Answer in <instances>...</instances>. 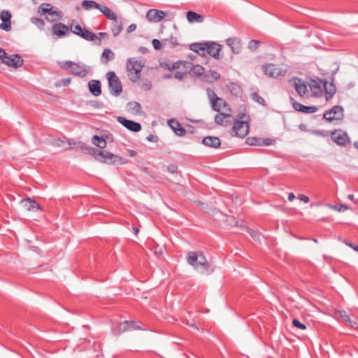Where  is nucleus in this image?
Instances as JSON below:
<instances>
[{"label":"nucleus","instance_id":"obj_40","mask_svg":"<svg viewBox=\"0 0 358 358\" xmlns=\"http://www.w3.org/2000/svg\"><path fill=\"white\" fill-rule=\"evenodd\" d=\"M199 205H201L202 210H203L206 213H208L212 215H215L218 213V211L211 206H208L207 204H204L203 203L199 202Z\"/></svg>","mask_w":358,"mask_h":358},{"label":"nucleus","instance_id":"obj_45","mask_svg":"<svg viewBox=\"0 0 358 358\" xmlns=\"http://www.w3.org/2000/svg\"><path fill=\"white\" fill-rule=\"evenodd\" d=\"M261 139L259 138L249 137L246 140L247 144L249 145H259L261 144Z\"/></svg>","mask_w":358,"mask_h":358},{"label":"nucleus","instance_id":"obj_5","mask_svg":"<svg viewBox=\"0 0 358 358\" xmlns=\"http://www.w3.org/2000/svg\"><path fill=\"white\" fill-rule=\"evenodd\" d=\"M189 75L200 78L201 80L206 83H213L220 78V74L215 71L206 69H190Z\"/></svg>","mask_w":358,"mask_h":358},{"label":"nucleus","instance_id":"obj_57","mask_svg":"<svg viewBox=\"0 0 358 358\" xmlns=\"http://www.w3.org/2000/svg\"><path fill=\"white\" fill-rule=\"evenodd\" d=\"M66 142L68 145L70 146V148L72 145H77L78 147H80L81 149H84V146L81 143H77L73 139H68Z\"/></svg>","mask_w":358,"mask_h":358},{"label":"nucleus","instance_id":"obj_13","mask_svg":"<svg viewBox=\"0 0 358 358\" xmlns=\"http://www.w3.org/2000/svg\"><path fill=\"white\" fill-rule=\"evenodd\" d=\"M290 103L292 105L293 108L301 113H314L317 111L318 108L316 106H306L303 104L298 103L294 100L293 97H290L289 99Z\"/></svg>","mask_w":358,"mask_h":358},{"label":"nucleus","instance_id":"obj_8","mask_svg":"<svg viewBox=\"0 0 358 358\" xmlns=\"http://www.w3.org/2000/svg\"><path fill=\"white\" fill-rule=\"evenodd\" d=\"M343 117V108L341 106H334L332 108L327 110L323 118L329 122L341 120Z\"/></svg>","mask_w":358,"mask_h":358},{"label":"nucleus","instance_id":"obj_22","mask_svg":"<svg viewBox=\"0 0 358 358\" xmlns=\"http://www.w3.org/2000/svg\"><path fill=\"white\" fill-rule=\"evenodd\" d=\"M38 12L41 15L48 14L51 16H54V15L61 16V11L55 10L53 9V7L52 6V5L48 3H43L41 4V6L38 8Z\"/></svg>","mask_w":358,"mask_h":358},{"label":"nucleus","instance_id":"obj_24","mask_svg":"<svg viewBox=\"0 0 358 358\" xmlns=\"http://www.w3.org/2000/svg\"><path fill=\"white\" fill-rule=\"evenodd\" d=\"M53 34L58 37L66 36L69 32V27L63 23H57L52 27Z\"/></svg>","mask_w":358,"mask_h":358},{"label":"nucleus","instance_id":"obj_33","mask_svg":"<svg viewBox=\"0 0 358 358\" xmlns=\"http://www.w3.org/2000/svg\"><path fill=\"white\" fill-rule=\"evenodd\" d=\"M92 143L101 149H103L106 147V139L97 135H94L92 137Z\"/></svg>","mask_w":358,"mask_h":358},{"label":"nucleus","instance_id":"obj_39","mask_svg":"<svg viewBox=\"0 0 358 358\" xmlns=\"http://www.w3.org/2000/svg\"><path fill=\"white\" fill-rule=\"evenodd\" d=\"M162 43L164 46H169L171 48H174L178 45L177 39L173 37L162 39Z\"/></svg>","mask_w":358,"mask_h":358},{"label":"nucleus","instance_id":"obj_9","mask_svg":"<svg viewBox=\"0 0 358 358\" xmlns=\"http://www.w3.org/2000/svg\"><path fill=\"white\" fill-rule=\"evenodd\" d=\"M206 46V55H210L215 59H220L222 57L220 52L222 49V45L213 41H208Z\"/></svg>","mask_w":358,"mask_h":358},{"label":"nucleus","instance_id":"obj_26","mask_svg":"<svg viewBox=\"0 0 358 358\" xmlns=\"http://www.w3.org/2000/svg\"><path fill=\"white\" fill-rule=\"evenodd\" d=\"M323 89L325 91L326 93V100L329 101L331 99L333 96L335 94L336 92V88L335 85L331 82L329 83L327 81L323 80Z\"/></svg>","mask_w":358,"mask_h":358},{"label":"nucleus","instance_id":"obj_55","mask_svg":"<svg viewBox=\"0 0 358 358\" xmlns=\"http://www.w3.org/2000/svg\"><path fill=\"white\" fill-rule=\"evenodd\" d=\"M70 83H71L70 78H64V79H62V80L59 81L58 83H57L56 86L57 87L67 86L70 84Z\"/></svg>","mask_w":358,"mask_h":358},{"label":"nucleus","instance_id":"obj_19","mask_svg":"<svg viewBox=\"0 0 358 358\" xmlns=\"http://www.w3.org/2000/svg\"><path fill=\"white\" fill-rule=\"evenodd\" d=\"M166 14L164 11L157 9H150L146 14L147 20L152 22H158L164 18Z\"/></svg>","mask_w":358,"mask_h":358},{"label":"nucleus","instance_id":"obj_20","mask_svg":"<svg viewBox=\"0 0 358 358\" xmlns=\"http://www.w3.org/2000/svg\"><path fill=\"white\" fill-rule=\"evenodd\" d=\"M140 329L138 327L135 325V324L131 321H124L121 322L118 327L113 330L114 334L116 335H120L122 333H124L127 331L138 329Z\"/></svg>","mask_w":358,"mask_h":358},{"label":"nucleus","instance_id":"obj_4","mask_svg":"<svg viewBox=\"0 0 358 358\" xmlns=\"http://www.w3.org/2000/svg\"><path fill=\"white\" fill-rule=\"evenodd\" d=\"M69 29L73 34L83 38L86 41H97L99 45H100L101 43V38L96 34L92 31H89L88 29L83 28L79 24H74L72 23Z\"/></svg>","mask_w":358,"mask_h":358},{"label":"nucleus","instance_id":"obj_46","mask_svg":"<svg viewBox=\"0 0 358 358\" xmlns=\"http://www.w3.org/2000/svg\"><path fill=\"white\" fill-rule=\"evenodd\" d=\"M72 73L80 77H85L87 74V69H71Z\"/></svg>","mask_w":358,"mask_h":358},{"label":"nucleus","instance_id":"obj_53","mask_svg":"<svg viewBox=\"0 0 358 358\" xmlns=\"http://www.w3.org/2000/svg\"><path fill=\"white\" fill-rule=\"evenodd\" d=\"M292 324L294 327L301 329L302 330H305L306 329V327L305 324H302L299 320L297 319H294L292 321Z\"/></svg>","mask_w":358,"mask_h":358},{"label":"nucleus","instance_id":"obj_27","mask_svg":"<svg viewBox=\"0 0 358 358\" xmlns=\"http://www.w3.org/2000/svg\"><path fill=\"white\" fill-rule=\"evenodd\" d=\"M126 110L129 113L132 115H141L142 113L141 106L136 101H130L127 103Z\"/></svg>","mask_w":358,"mask_h":358},{"label":"nucleus","instance_id":"obj_50","mask_svg":"<svg viewBox=\"0 0 358 358\" xmlns=\"http://www.w3.org/2000/svg\"><path fill=\"white\" fill-rule=\"evenodd\" d=\"M51 144L57 148H62L65 145V141L60 138H53L51 141Z\"/></svg>","mask_w":358,"mask_h":358},{"label":"nucleus","instance_id":"obj_2","mask_svg":"<svg viewBox=\"0 0 358 358\" xmlns=\"http://www.w3.org/2000/svg\"><path fill=\"white\" fill-rule=\"evenodd\" d=\"M238 119L234 122L231 129V135L239 138L245 137L249 132V117L245 113H240Z\"/></svg>","mask_w":358,"mask_h":358},{"label":"nucleus","instance_id":"obj_25","mask_svg":"<svg viewBox=\"0 0 358 358\" xmlns=\"http://www.w3.org/2000/svg\"><path fill=\"white\" fill-rule=\"evenodd\" d=\"M168 124L177 136H183L185 135L186 130L178 121L171 119L168 121Z\"/></svg>","mask_w":358,"mask_h":358},{"label":"nucleus","instance_id":"obj_12","mask_svg":"<svg viewBox=\"0 0 358 358\" xmlns=\"http://www.w3.org/2000/svg\"><path fill=\"white\" fill-rule=\"evenodd\" d=\"M117 120L129 131L138 132L141 130V125L138 122L127 120L124 117H117Z\"/></svg>","mask_w":358,"mask_h":358},{"label":"nucleus","instance_id":"obj_32","mask_svg":"<svg viewBox=\"0 0 358 358\" xmlns=\"http://www.w3.org/2000/svg\"><path fill=\"white\" fill-rule=\"evenodd\" d=\"M202 143L211 148H218L221 145V141L215 136H206L203 138Z\"/></svg>","mask_w":358,"mask_h":358},{"label":"nucleus","instance_id":"obj_64","mask_svg":"<svg viewBox=\"0 0 358 358\" xmlns=\"http://www.w3.org/2000/svg\"><path fill=\"white\" fill-rule=\"evenodd\" d=\"M103 6V5L99 4V3H96V1H94V4H93V8H96L99 10H101Z\"/></svg>","mask_w":358,"mask_h":358},{"label":"nucleus","instance_id":"obj_36","mask_svg":"<svg viewBox=\"0 0 358 358\" xmlns=\"http://www.w3.org/2000/svg\"><path fill=\"white\" fill-rule=\"evenodd\" d=\"M145 63L142 60L136 58H129L127 62V67H144Z\"/></svg>","mask_w":358,"mask_h":358},{"label":"nucleus","instance_id":"obj_3","mask_svg":"<svg viewBox=\"0 0 358 358\" xmlns=\"http://www.w3.org/2000/svg\"><path fill=\"white\" fill-rule=\"evenodd\" d=\"M94 154L96 160L108 164L122 165L127 163L126 159L106 150H99L97 152L94 151Z\"/></svg>","mask_w":358,"mask_h":358},{"label":"nucleus","instance_id":"obj_49","mask_svg":"<svg viewBox=\"0 0 358 358\" xmlns=\"http://www.w3.org/2000/svg\"><path fill=\"white\" fill-rule=\"evenodd\" d=\"M94 1L92 0H84L82 2V6L85 10H90L93 8V4Z\"/></svg>","mask_w":358,"mask_h":358},{"label":"nucleus","instance_id":"obj_54","mask_svg":"<svg viewBox=\"0 0 358 358\" xmlns=\"http://www.w3.org/2000/svg\"><path fill=\"white\" fill-rule=\"evenodd\" d=\"M331 208L339 212H344L348 209V207L345 204H341L339 206H331Z\"/></svg>","mask_w":358,"mask_h":358},{"label":"nucleus","instance_id":"obj_15","mask_svg":"<svg viewBox=\"0 0 358 358\" xmlns=\"http://www.w3.org/2000/svg\"><path fill=\"white\" fill-rule=\"evenodd\" d=\"M12 15L8 10H2L0 14V18L2 20V23L0 24V29L6 31L11 30V20Z\"/></svg>","mask_w":358,"mask_h":358},{"label":"nucleus","instance_id":"obj_41","mask_svg":"<svg viewBox=\"0 0 358 358\" xmlns=\"http://www.w3.org/2000/svg\"><path fill=\"white\" fill-rule=\"evenodd\" d=\"M260 44L261 42L259 41L253 39L248 43V48L254 52L259 48Z\"/></svg>","mask_w":358,"mask_h":358},{"label":"nucleus","instance_id":"obj_48","mask_svg":"<svg viewBox=\"0 0 358 358\" xmlns=\"http://www.w3.org/2000/svg\"><path fill=\"white\" fill-rule=\"evenodd\" d=\"M251 98L252 99V100H254L255 102L258 103L259 104H261V105L265 104L264 99L256 92H253L251 94Z\"/></svg>","mask_w":358,"mask_h":358},{"label":"nucleus","instance_id":"obj_17","mask_svg":"<svg viewBox=\"0 0 358 358\" xmlns=\"http://www.w3.org/2000/svg\"><path fill=\"white\" fill-rule=\"evenodd\" d=\"M226 43L231 48V50L234 54L238 55L242 50V41L238 38H228L226 40Z\"/></svg>","mask_w":358,"mask_h":358},{"label":"nucleus","instance_id":"obj_52","mask_svg":"<svg viewBox=\"0 0 358 358\" xmlns=\"http://www.w3.org/2000/svg\"><path fill=\"white\" fill-rule=\"evenodd\" d=\"M152 43L153 48L157 50H161L162 45H164L162 41H160L159 40L156 39V38L152 39Z\"/></svg>","mask_w":358,"mask_h":358},{"label":"nucleus","instance_id":"obj_38","mask_svg":"<svg viewBox=\"0 0 358 358\" xmlns=\"http://www.w3.org/2000/svg\"><path fill=\"white\" fill-rule=\"evenodd\" d=\"M114 53L109 49H104L102 53V61L104 64H106L108 61L112 60L114 58Z\"/></svg>","mask_w":358,"mask_h":358},{"label":"nucleus","instance_id":"obj_14","mask_svg":"<svg viewBox=\"0 0 358 358\" xmlns=\"http://www.w3.org/2000/svg\"><path fill=\"white\" fill-rule=\"evenodd\" d=\"M331 137L333 141L339 145H345L349 142L348 134L343 130H336L331 133Z\"/></svg>","mask_w":358,"mask_h":358},{"label":"nucleus","instance_id":"obj_16","mask_svg":"<svg viewBox=\"0 0 358 358\" xmlns=\"http://www.w3.org/2000/svg\"><path fill=\"white\" fill-rule=\"evenodd\" d=\"M207 42L203 43H192L189 46L190 50L196 53L199 56H200L203 59H206L205 57L206 55V46ZM208 62L205 60L204 64H207Z\"/></svg>","mask_w":358,"mask_h":358},{"label":"nucleus","instance_id":"obj_42","mask_svg":"<svg viewBox=\"0 0 358 358\" xmlns=\"http://www.w3.org/2000/svg\"><path fill=\"white\" fill-rule=\"evenodd\" d=\"M58 65L59 67H82L79 63H76L71 61L59 62Z\"/></svg>","mask_w":358,"mask_h":358},{"label":"nucleus","instance_id":"obj_61","mask_svg":"<svg viewBox=\"0 0 358 358\" xmlns=\"http://www.w3.org/2000/svg\"><path fill=\"white\" fill-rule=\"evenodd\" d=\"M146 139L150 142H157L158 140L157 136L152 134L148 136Z\"/></svg>","mask_w":358,"mask_h":358},{"label":"nucleus","instance_id":"obj_35","mask_svg":"<svg viewBox=\"0 0 358 358\" xmlns=\"http://www.w3.org/2000/svg\"><path fill=\"white\" fill-rule=\"evenodd\" d=\"M128 76L133 82L137 81L140 78L141 69H127Z\"/></svg>","mask_w":358,"mask_h":358},{"label":"nucleus","instance_id":"obj_30","mask_svg":"<svg viewBox=\"0 0 358 358\" xmlns=\"http://www.w3.org/2000/svg\"><path fill=\"white\" fill-rule=\"evenodd\" d=\"M294 85L300 96H304L308 92V87L301 80L295 78L294 80Z\"/></svg>","mask_w":358,"mask_h":358},{"label":"nucleus","instance_id":"obj_31","mask_svg":"<svg viewBox=\"0 0 358 358\" xmlns=\"http://www.w3.org/2000/svg\"><path fill=\"white\" fill-rule=\"evenodd\" d=\"M186 17L189 23H201L204 20L203 15L192 10H189L186 13Z\"/></svg>","mask_w":358,"mask_h":358},{"label":"nucleus","instance_id":"obj_63","mask_svg":"<svg viewBox=\"0 0 358 358\" xmlns=\"http://www.w3.org/2000/svg\"><path fill=\"white\" fill-rule=\"evenodd\" d=\"M136 29V24H130L127 28V32L131 33L134 31H135Z\"/></svg>","mask_w":358,"mask_h":358},{"label":"nucleus","instance_id":"obj_21","mask_svg":"<svg viewBox=\"0 0 358 358\" xmlns=\"http://www.w3.org/2000/svg\"><path fill=\"white\" fill-rule=\"evenodd\" d=\"M262 73L271 78H280L285 76L286 71L282 69H262Z\"/></svg>","mask_w":358,"mask_h":358},{"label":"nucleus","instance_id":"obj_18","mask_svg":"<svg viewBox=\"0 0 358 358\" xmlns=\"http://www.w3.org/2000/svg\"><path fill=\"white\" fill-rule=\"evenodd\" d=\"M212 108L218 112H232L225 100L222 98L215 99V101L211 103Z\"/></svg>","mask_w":358,"mask_h":358},{"label":"nucleus","instance_id":"obj_28","mask_svg":"<svg viewBox=\"0 0 358 358\" xmlns=\"http://www.w3.org/2000/svg\"><path fill=\"white\" fill-rule=\"evenodd\" d=\"M22 207L27 210H41V206L34 200L28 198L21 201Z\"/></svg>","mask_w":358,"mask_h":358},{"label":"nucleus","instance_id":"obj_62","mask_svg":"<svg viewBox=\"0 0 358 358\" xmlns=\"http://www.w3.org/2000/svg\"><path fill=\"white\" fill-rule=\"evenodd\" d=\"M345 243L349 247L352 248L355 251L358 252V245H356L352 243L345 241Z\"/></svg>","mask_w":358,"mask_h":358},{"label":"nucleus","instance_id":"obj_6","mask_svg":"<svg viewBox=\"0 0 358 358\" xmlns=\"http://www.w3.org/2000/svg\"><path fill=\"white\" fill-rule=\"evenodd\" d=\"M0 59L10 67H21L24 64V59L18 54L8 55L4 49L0 48Z\"/></svg>","mask_w":358,"mask_h":358},{"label":"nucleus","instance_id":"obj_47","mask_svg":"<svg viewBox=\"0 0 358 358\" xmlns=\"http://www.w3.org/2000/svg\"><path fill=\"white\" fill-rule=\"evenodd\" d=\"M249 233L251 235V236L253 238V239L259 243H262V241L264 240V236L261 234H259L257 231L250 230Z\"/></svg>","mask_w":358,"mask_h":358},{"label":"nucleus","instance_id":"obj_56","mask_svg":"<svg viewBox=\"0 0 358 358\" xmlns=\"http://www.w3.org/2000/svg\"><path fill=\"white\" fill-rule=\"evenodd\" d=\"M274 143H275V141L273 139H271V138L262 139V138L260 146L261 145H273Z\"/></svg>","mask_w":358,"mask_h":358},{"label":"nucleus","instance_id":"obj_58","mask_svg":"<svg viewBox=\"0 0 358 358\" xmlns=\"http://www.w3.org/2000/svg\"><path fill=\"white\" fill-rule=\"evenodd\" d=\"M167 170L171 173H177L178 171V166L177 165L172 164L168 166Z\"/></svg>","mask_w":358,"mask_h":358},{"label":"nucleus","instance_id":"obj_23","mask_svg":"<svg viewBox=\"0 0 358 358\" xmlns=\"http://www.w3.org/2000/svg\"><path fill=\"white\" fill-rule=\"evenodd\" d=\"M232 112H220L215 117V122L220 125L227 127L231 122L228 120L231 117Z\"/></svg>","mask_w":358,"mask_h":358},{"label":"nucleus","instance_id":"obj_11","mask_svg":"<svg viewBox=\"0 0 358 358\" xmlns=\"http://www.w3.org/2000/svg\"><path fill=\"white\" fill-rule=\"evenodd\" d=\"M334 317L336 320L342 321L352 328H358L357 322L350 318V315L345 310H342L336 311L334 313Z\"/></svg>","mask_w":358,"mask_h":358},{"label":"nucleus","instance_id":"obj_51","mask_svg":"<svg viewBox=\"0 0 358 358\" xmlns=\"http://www.w3.org/2000/svg\"><path fill=\"white\" fill-rule=\"evenodd\" d=\"M206 91H207V94H208L209 99H210L211 103L213 101H215V99L220 98L216 95V94L214 92V91L213 90L208 88Z\"/></svg>","mask_w":358,"mask_h":358},{"label":"nucleus","instance_id":"obj_34","mask_svg":"<svg viewBox=\"0 0 358 358\" xmlns=\"http://www.w3.org/2000/svg\"><path fill=\"white\" fill-rule=\"evenodd\" d=\"M108 20L116 21V14L108 7L103 6L100 10Z\"/></svg>","mask_w":358,"mask_h":358},{"label":"nucleus","instance_id":"obj_29","mask_svg":"<svg viewBox=\"0 0 358 358\" xmlns=\"http://www.w3.org/2000/svg\"><path fill=\"white\" fill-rule=\"evenodd\" d=\"M90 92L95 96L101 94V83L96 80H92L88 83Z\"/></svg>","mask_w":358,"mask_h":358},{"label":"nucleus","instance_id":"obj_60","mask_svg":"<svg viewBox=\"0 0 358 358\" xmlns=\"http://www.w3.org/2000/svg\"><path fill=\"white\" fill-rule=\"evenodd\" d=\"M298 199L305 203H308L310 201L309 198L303 194H299Z\"/></svg>","mask_w":358,"mask_h":358},{"label":"nucleus","instance_id":"obj_59","mask_svg":"<svg viewBox=\"0 0 358 358\" xmlns=\"http://www.w3.org/2000/svg\"><path fill=\"white\" fill-rule=\"evenodd\" d=\"M187 76V73L176 72V73H174L175 78L180 80H182Z\"/></svg>","mask_w":358,"mask_h":358},{"label":"nucleus","instance_id":"obj_43","mask_svg":"<svg viewBox=\"0 0 358 358\" xmlns=\"http://www.w3.org/2000/svg\"><path fill=\"white\" fill-rule=\"evenodd\" d=\"M31 22L37 26L40 29H43L45 27V22L41 18L33 17L31 18Z\"/></svg>","mask_w":358,"mask_h":358},{"label":"nucleus","instance_id":"obj_44","mask_svg":"<svg viewBox=\"0 0 358 358\" xmlns=\"http://www.w3.org/2000/svg\"><path fill=\"white\" fill-rule=\"evenodd\" d=\"M182 64V61L177 62H161L160 67H180V66Z\"/></svg>","mask_w":358,"mask_h":358},{"label":"nucleus","instance_id":"obj_10","mask_svg":"<svg viewBox=\"0 0 358 358\" xmlns=\"http://www.w3.org/2000/svg\"><path fill=\"white\" fill-rule=\"evenodd\" d=\"M323 80L310 79L308 83V86L312 92V95L315 97H319L323 93Z\"/></svg>","mask_w":358,"mask_h":358},{"label":"nucleus","instance_id":"obj_7","mask_svg":"<svg viewBox=\"0 0 358 358\" xmlns=\"http://www.w3.org/2000/svg\"><path fill=\"white\" fill-rule=\"evenodd\" d=\"M107 78L110 94L115 96L120 95L122 92V87L116 74L113 71H110L107 73Z\"/></svg>","mask_w":358,"mask_h":358},{"label":"nucleus","instance_id":"obj_1","mask_svg":"<svg viewBox=\"0 0 358 358\" xmlns=\"http://www.w3.org/2000/svg\"><path fill=\"white\" fill-rule=\"evenodd\" d=\"M187 262L196 271L201 273H212L214 270L201 252H189L187 255Z\"/></svg>","mask_w":358,"mask_h":358},{"label":"nucleus","instance_id":"obj_37","mask_svg":"<svg viewBox=\"0 0 358 358\" xmlns=\"http://www.w3.org/2000/svg\"><path fill=\"white\" fill-rule=\"evenodd\" d=\"M122 29V23L121 21H118L117 19L116 21H113V24L111 27V31L114 36L119 35Z\"/></svg>","mask_w":358,"mask_h":358}]
</instances>
